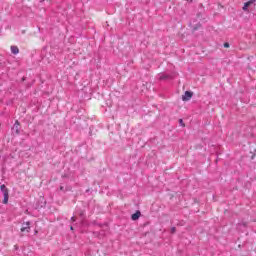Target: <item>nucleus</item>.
Masks as SVG:
<instances>
[{
    "mask_svg": "<svg viewBox=\"0 0 256 256\" xmlns=\"http://www.w3.org/2000/svg\"><path fill=\"white\" fill-rule=\"evenodd\" d=\"M60 190L63 191V186L60 187Z\"/></svg>",
    "mask_w": 256,
    "mask_h": 256,
    "instance_id": "ddd939ff",
    "label": "nucleus"
},
{
    "mask_svg": "<svg viewBox=\"0 0 256 256\" xmlns=\"http://www.w3.org/2000/svg\"><path fill=\"white\" fill-rule=\"evenodd\" d=\"M71 231H73V226L70 227Z\"/></svg>",
    "mask_w": 256,
    "mask_h": 256,
    "instance_id": "4468645a",
    "label": "nucleus"
},
{
    "mask_svg": "<svg viewBox=\"0 0 256 256\" xmlns=\"http://www.w3.org/2000/svg\"><path fill=\"white\" fill-rule=\"evenodd\" d=\"M179 123H180V125H182V127H185V124H183V119H180Z\"/></svg>",
    "mask_w": 256,
    "mask_h": 256,
    "instance_id": "1a4fd4ad",
    "label": "nucleus"
},
{
    "mask_svg": "<svg viewBox=\"0 0 256 256\" xmlns=\"http://www.w3.org/2000/svg\"><path fill=\"white\" fill-rule=\"evenodd\" d=\"M224 47H225L226 49L229 48V43H228V42L224 43Z\"/></svg>",
    "mask_w": 256,
    "mask_h": 256,
    "instance_id": "9b49d317",
    "label": "nucleus"
},
{
    "mask_svg": "<svg viewBox=\"0 0 256 256\" xmlns=\"http://www.w3.org/2000/svg\"><path fill=\"white\" fill-rule=\"evenodd\" d=\"M0 191L4 197L3 203L4 205H7L9 203V190L7 189V186H5V184H2L0 186Z\"/></svg>",
    "mask_w": 256,
    "mask_h": 256,
    "instance_id": "f257e3e1",
    "label": "nucleus"
},
{
    "mask_svg": "<svg viewBox=\"0 0 256 256\" xmlns=\"http://www.w3.org/2000/svg\"><path fill=\"white\" fill-rule=\"evenodd\" d=\"M139 217H141V211H136L134 214H132L131 219L132 221H137V219H139Z\"/></svg>",
    "mask_w": 256,
    "mask_h": 256,
    "instance_id": "423d86ee",
    "label": "nucleus"
},
{
    "mask_svg": "<svg viewBox=\"0 0 256 256\" xmlns=\"http://www.w3.org/2000/svg\"><path fill=\"white\" fill-rule=\"evenodd\" d=\"M256 0H250L248 2H246L243 6V11H248V8L253 5V3H255Z\"/></svg>",
    "mask_w": 256,
    "mask_h": 256,
    "instance_id": "20e7f679",
    "label": "nucleus"
},
{
    "mask_svg": "<svg viewBox=\"0 0 256 256\" xmlns=\"http://www.w3.org/2000/svg\"><path fill=\"white\" fill-rule=\"evenodd\" d=\"M158 79H159L160 81H165V80H167V79H170V76L167 75V74L160 73V74H158Z\"/></svg>",
    "mask_w": 256,
    "mask_h": 256,
    "instance_id": "0eeeda50",
    "label": "nucleus"
},
{
    "mask_svg": "<svg viewBox=\"0 0 256 256\" xmlns=\"http://www.w3.org/2000/svg\"><path fill=\"white\" fill-rule=\"evenodd\" d=\"M29 233L31 231V222H26V223H23V226L21 227V232L22 233Z\"/></svg>",
    "mask_w": 256,
    "mask_h": 256,
    "instance_id": "f03ea898",
    "label": "nucleus"
},
{
    "mask_svg": "<svg viewBox=\"0 0 256 256\" xmlns=\"http://www.w3.org/2000/svg\"><path fill=\"white\" fill-rule=\"evenodd\" d=\"M191 97H193V92L186 91L182 96V101H190Z\"/></svg>",
    "mask_w": 256,
    "mask_h": 256,
    "instance_id": "7ed1b4c3",
    "label": "nucleus"
},
{
    "mask_svg": "<svg viewBox=\"0 0 256 256\" xmlns=\"http://www.w3.org/2000/svg\"><path fill=\"white\" fill-rule=\"evenodd\" d=\"M71 221H75V217L74 216L71 218Z\"/></svg>",
    "mask_w": 256,
    "mask_h": 256,
    "instance_id": "f8f14e48",
    "label": "nucleus"
},
{
    "mask_svg": "<svg viewBox=\"0 0 256 256\" xmlns=\"http://www.w3.org/2000/svg\"><path fill=\"white\" fill-rule=\"evenodd\" d=\"M12 129L15 131V133H17V135H19V121L16 120Z\"/></svg>",
    "mask_w": 256,
    "mask_h": 256,
    "instance_id": "6e6552de",
    "label": "nucleus"
},
{
    "mask_svg": "<svg viewBox=\"0 0 256 256\" xmlns=\"http://www.w3.org/2000/svg\"><path fill=\"white\" fill-rule=\"evenodd\" d=\"M175 231H177V229L175 227L171 228V233H175Z\"/></svg>",
    "mask_w": 256,
    "mask_h": 256,
    "instance_id": "9d476101",
    "label": "nucleus"
},
{
    "mask_svg": "<svg viewBox=\"0 0 256 256\" xmlns=\"http://www.w3.org/2000/svg\"><path fill=\"white\" fill-rule=\"evenodd\" d=\"M12 55H19V47L13 45L10 47Z\"/></svg>",
    "mask_w": 256,
    "mask_h": 256,
    "instance_id": "39448f33",
    "label": "nucleus"
}]
</instances>
